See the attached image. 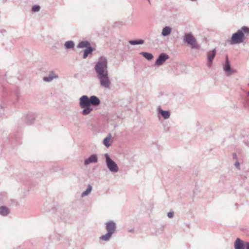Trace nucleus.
I'll return each instance as SVG.
<instances>
[{"label": "nucleus", "mask_w": 249, "mask_h": 249, "mask_svg": "<svg viewBox=\"0 0 249 249\" xmlns=\"http://www.w3.org/2000/svg\"><path fill=\"white\" fill-rule=\"evenodd\" d=\"M94 70L100 86L105 89H109L111 81L108 75L107 59L103 56L100 57L95 65Z\"/></svg>", "instance_id": "f257e3e1"}, {"label": "nucleus", "mask_w": 249, "mask_h": 249, "mask_svg": "<svg viewBox=\"0 0 249 249\" xmlns=\"http://www.w3.org/2000/svg\"><path fill=\"white\" fill-rule=\"evenodd\" d=\"M245 34H249V27L243 26L236 33L232 34L230 43L231 44H239L244 41Z\"/></svg>", "instance_id": "f03ea898"}, {"label": "nucleus", "mask_w": 249, "mask_h": 249, "mask_svg": "<svg viewBox=\"0 0 249 249\" xmlns=\"http://www.w3.org/2000/svg\"><path fill=\"white\" fill-rule=\"evenodd\" d=\"M79 105L83 108L81 112L83 115H88L93 110V108L90 106L89 97L87 95H83L79 98Z\"/></svg>", "instance_id": "7ed1b4c3"}, {"label": "nucleus", "mask_w": 249, "mask_h": 249, "mask_svg": "<svg viewBox=\"0 0 249 249\" xmlns=\"http://www.w3.org/2000/svg\"><path fill=\"white\" fill-rule=\"evenodd\" d=\"M106 163L108 170L112 173H117L119 171V168L115 162L112 160L108 154H105Z\"/></svg>", "instance_id": "20e7f679"}, {"label": "nucleus", "mask_w": 249, "mask_h": 249, "mask_svg": "<svg viewBox=\"0 0 249 249\" xmlns=\"http://www.w3.org/2000/svg\"><path fill=\"white\" fill-rule=\"evenodd\" d=\"M183 40L185 43L190 45L192 49H198L199 48L196 39L191 33L185 34Z\"/></svg>", "instance_id": "39448f33"}, {"label": "nucleus", "mask_w": 249, "mask_h": 249, "mask_svg": "<svg viewBox=\"0 0 249 249\" xmlns=\"http://www.w3.org/2000/svg\"><path fill=\"white\" fill-rule=\"evenodd\" d=\"M223 70L228 76L237 72L236 70L231 68L228 56H226V57L225 64L223 65Z\"/></svg>", "instance_id": "423d86ee"}, {"label": "nucleus", "mask_w": 249, "mask_h": 249, "mask_svg": "<svg viewBox=\"0 0 249 249\" xmlns=\"http://www.w3.org/2000/svg\"><path fill=\"white\" fill-rule=\"evenodd\" d=\"M169 58L168 54L164 53L160 54L155 62V65L160 66L162 65L167 59Z\"/></svg>", "instance_id": "0eeeda50"}, {"label": "nucleus", "mask_w": 249, "mask_h": 249, "mask_svg": "<svg viewBox=\"0 0 249 249\" xmlns=\"http://www.w3.org/2000/svg\"><path fill=\"white\" fill-rule=\"evenodd\" d=\"M106 229L107 232L113 234L116 230V223L113 221H109L106 223Z\"/></svg>", "instance_id": "6e6552de"}, {"label": "nucleus", "mask_w": 249, "mask_h": 249, "mask_svg": "<svg viewBox=\"0 0 249 249\" xmlns=\"http://www.w3.org/2000/svg\"><path fill=\"white\" fill-rule=\"evenodd\" d=\"M216 55V49H214L212 51H210L207 53V66L208 67H211L213 61V59Z\"/></svg>", "instance_id": "1a4fd4ad"}, {"label": "nucleus", "mask_w": 249, "mask_h": 249, "mask_svg": "<svg viewBox=\"0 0 249 249\" xmlns=\"http://www.w3.org/2000/svg\"><path fill=\"white\" fill-rule=\"evenodd\" d=\"M245 245L246 243L239 238H237L234 242L235 249H245Z\"/></svg>", "instance_id": "9d476101"}, {"label": "nucleus", "mask_w": 249, "mask_h": 249, "mask_svg": "<svg viewBox=\"0 0 249 249\" xmlns=\"http://www.w3.org/2000/svg\"><path fill=\"white\" fill-rule=\"evenodd\" d=\"M98 161V158L96 154L90 155L88 158L84 160V164L87 165L92 163H96Z\"/></svg>", "instance_id": "9b49d317"}, {"label": "nucleus", "mask_w": 249, "mask_h": 249, "mask_svg": "<svg viewBox=\"0 0 249 249\" xmlns=\"http://www.w3.org/2000/svg\"><path fill=\"white\" fill-rule=\"evenodd\" d=\"M58 76L53 71H51L48 76L44 77L43 80L44 81L50 82L52 81L53 79L58 78Z\"/></svg>", "instance_id": "f8f14e48"}, {"label": "nucleus", "mask_w": 249, "mask_h": 249, "mask_svg": "<svg viewBox=\"0 0 249 249\" xmlns=\"http://www.w3.org/2000/svg\"><path fill=\"white\" fill-rule=\"evenodd\" d=\"M90 106H97L100 105L101 102L98 97L95 95H92L89 98Z\"/></svg>", "instance_id": "ddd939ff"}, {"label": "nucleus", "mask_w": 249, "mask_h": 249, "mask_svg": "<svg viewBox=\"0 0 249 249\" xmlns=\"http://www.w3.org/2000/svg\"><path fill=\"white\" fill-rule=\"evenodd\" d=\"M158 111L164 119H168L170 116V112L168 110H163L160 107L158 108Z\"/></svg>", "instance_id": "4468645a"}, {"label": "nucleus", "mask_w": 249, "mask_h": 249, "mask_svg": "<svg viewBox=\"0 0 249 249\" xmlns=\"http://www.w3.org/2000/svg\"><path fill=\"white\" fill-rule=\"evenodd\" d=\"M25 121L27 124H32L34 121H35V117L34 114L32 113H29L25 117Z\"/></svg>", "instance_id": "2eb2a0df"}, {"label": "nucleus", "mask_w": 249, "mask_h": 249, "mask_svg": "<svg viewBox=\"0 0 249 249\" xmlns=\"http://www.w3.org/2000/svg\"><path fill=\"white\" fill-rule=\"evenodd\" d=\"M10 213L9 209L5 206L0 207V215L5 216Z\"/></svg>", "instance_id": "dca6fc26"}, {"label": "nucleus", "mask_w": 249, "mask_h": 249, "mask_svg": "<svg viewBox=\"0 0 249 249\" xmlns=\"http://www.w3.org/2000/svg\"><path fill=\"white\" fill-rule=\"evenodd\" d=\"M93 48L90 45L84 50L83 54V58H86L89 54L92 53L93 51Z\"/></svg>", "instance_id": "f3484780"}, {"label": "nucleus", "mask_w": 249, "mask_h": 249, "mask_svg": "<svg viewBox=\"0 0 249 249\" xmlns=\"http://www.w3.org/2000/svg\"><path fill=\"white\" fill-rule=\"evenodd\" d=\"M171 33V28L169 26H166L163 28L161 32V35L166 36L170 35Z\"/></svg>", "instance_id": "a211bd4d"}, {"label": "nucleus", "mask_w": 249, "mask_h": 249, "mask_svg": "<svg viewBox=\"0 0 249 249\" xmlns=\"http://www.w3.org/2000/svg\"><path fill=\"white\" fill-rule=\"evenodd\" d=\"M90 45V44L89 41H82L78 44L77 47L78 48H83L85 47L88 48Z\"/></svg>", "instance_id": "6ab92c4d"}, {"label": "nucleus", "mask_w": 249, "mask_h": 249, "mask_svg": "<svg viewBox=\"0 0 249 249\" xmlns=\"http://www.w3.org/2000/svg\"><path fill=\"white\" fill-rule=\"evenodd\" d=\"M92 189V186L90 184H89L86 190L81 194V197H84L88 196L89 194H90Z\"/></svg>", "instance_id": "aec40b11"}, {"label": "nucleus", "mask_w": 249, "mask_h": 249, "mask_svg": "<svg viewBox=\"0 0 249 249\" xmlns=\"http://www.w3.org/2000/svg\"><path fill=\"white\" fill-rule=\"evenodd\" d=\"M112 234L107 232L105 235L100 237V240L104 241H108L111 238Z\"/></svg>", "instance_id": "412c9836"}, {"label": "nucleus", "mask_w": 249, "mask_h": 249, "mask_svg": "<svg viewBox=\"0 0 249 249\" xmlns=\"http://www.w3.org/2000/svg\"><path fill=\"white\" fill-rule=\"evenodd\" d=\"M129 43L133 45H142L144 43V41L143 39L131 40L129 41Z\"/></svg>", "instance_id": "4be33fe9"}, {"label": "nucleus", "mask_w": 249, "mask_h": 249, "mask_svg": "<svg viewBox=\"0 0 249 249\" xmlns=\"http://www.w3.org/2000/svg\"><path fill=\"white\" fill-rule=\"evenodd\" d=\"M64 47L66 49H73L74 47V43L71 40L65 42Z\"/></svg>", "instance_id": "5701e85b"}, {"label": "nucleus", "mask_w": 249, "mask_h": 249, "mask_svg": "<svg viewBox=\"0 0 249 249\" xmlns=\"http://www.w3.org/2000/svg\"><path fill=\"white\" fill-rule=\"evenodd\" d=\"M140 54L142 55L148 60H150L153 58V55L149 53L142 52L140 53Z\"/></svg>", "instance_id": "b1692460"}, {"label": "nucleus", "mask_w": 249, "mask_h": 249, "mask_svg": "<svg viewBox=\"0 0 249 249\" xmlns=\"http://www.w3.org/2000/svg\"><path fill=\"white\" fill-rule=\"evenodd\" d=\"M110 138L111 135L109 134L108 136L105 138L103 141V143L107 147H108L110 145V144L109 142Z\"/></svg>", "instance_id": "393cba45"}, {"label": "nucleus", "mask_w": 249, "mask_h": 249, "mask_svg": "<svg viewBox=\"0 0 249 249\" xmlns=\"http://www.w3.org/2000/svg\"><path fill=\"white\" fill-rule=\"evenodd\" d=\"M40 7L39 5H35L32 6V11L34 12H38L39 11Z\"/></svg>", "instance_id": "a878e982"}, {"label": "nucleus", "mask_w": 249, "mask_h": 249, "mask_svg": "<svg viewBox=\"0 0 249 249\" xmlns=\"http://www.w3.org/2000/svg\"><path fill=\"white\" fill-rule=\"evenodd\" d=\"M174 213L173 212H170L168 213L167 216L169 218H172L174 216Z\"/></svg>", "instance_id": "bb28decb"}, {"label": "nucleus", "mask_w": 249, "mask_h": 249, "mask_svg": "<svg viewBox=\"0 0 249 249\" xmlns=\"http://www.w3.org/2000/svg\"><path fill=\"white\" fill-rule=\"evenodd\" d=\"M245 143L246 145L249 147V138H247L244 140Z\"/></svg>", "instance_id": "cd10ccee"}, {"label": "nucleus", "mask_w": 249, "mask_h": 249, "mask_svg": "<svg viewBox=\"0 0 249 249\" xmlns=\"http://www.w3.org/2000/svg\"><path fill=\"white\" fill-rule=\"evenodd\" d=\"M234 165H235V166L237 168H238V169H239V167H240V164H239V162H238V161H236V162L235 163Z\"/></svg>", "instance_id": "c85d7f7f"}, {"label": "nucleus", "mask_w": 249, "mask_h": 249, "mask_svg": "<svg viewBox=\"0 0 249 249\" xmlns=\"http://www.w3.org/2000/svg\"><path fill=\"white\" fill-rule=\"evenodd\" d=\"M233 158L234 159H235V160H237V155L236 154V153H233Z\"/></svg>", "instance_id": "c756f323"}, {"label": "nucleus", "mask_w": 249, "mask_h": 249, "mask_svg": "<svg viewBox=\"0 0 249 249\" xmlns=\"http://www.w3.org/2000/svg\"><path fill=\"white\" fill-rule=\"evenodd\" d=\"M246 247L247 249H249V242H246Z\"/></svg>", "instance_id": "7c9ffc66"}, {"label": "nucleus", "mask_w": 249, "mask_h": 249, "mask_svg": "<svg viewBox=\"0 0 249 249\" xmlns=\"http://www.w3.org/2000/svg\"><path fill=\"white\" fill-rule=\"evenodd\" d=\"M132 231H133V230H131L129 231V232H132Z\"/></svg>", "instance_id": "2f4dec72"}, {"label": "nucleus", "mask_w": 249, "mask_h": 249, "mask_svg": "<svg viewBox=\"0 0 249 249\" xmlns=\"http://www.w3.org/2000/svg\"><path fill=\"white\" fill-rule=\"evenodd\" d=\"M148 1V2L150 3V0H147Z\"/></svg>", "instance_id": "473e14b6"}, {"label": "nucleus", "mask_w": 249, "mask_h": 249, "mask_svg": "<svg viewBox=\"0 0 249 249\" xmlns=\"http://www.w3.org/2000/svg\"><path fill=\"white\" fill-rule=\"evenodd\" d=\"M248 95H249V93H248Z\"/></svg>", "instance_id": "72a5a7b5"}]
</instances>
